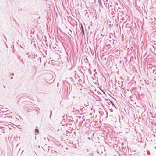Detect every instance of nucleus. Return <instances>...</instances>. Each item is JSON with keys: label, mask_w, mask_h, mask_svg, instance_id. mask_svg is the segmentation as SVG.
Segmentation results:
<instances>
[{"label": "nucleus", "mask_w": 156, "mask_h": 156, "mask_svg": "<svg viewBox=\"0 0 156 156\" xmlns=\"http://www.w3.org/2000/svg\"><path fill=\"white\" fill-rule=\"evenodd\" d=\"M81 28H82V32L83 34V35H84V29H83V25L82 24L81 25Z\"/></svg>", "instance_id": "nucleus-1"}, {"label": "nucleus", "mask_w": 156, "mask_h": 156, "mask_svg": "<svg viewBox=\"0 0 156 156\" xmlns=\"http://www.w3.org/2000/svg\"><path fill=\"white\" fill-rule=\"evenodd\" d=\"M103 92L105 94V93L104 91H103Z\"/></svg>", "instance_id": "nucleus-3"}, {"label": "nucleus", "mask_w": 156, "mask_h": 156, "mask_svg": "<svg viewBox=\"0 0 156 156\" xmlns=\"http://www.w3.org/2000/svg\"><path fill=\"white\" fill-rule=\"evenodd\" d=\"M35 131L37 134H38L39 133V131L38 129H36L35 130Z\"/></svg>", "instance_id": "nucleus-2"}]
</instances>
